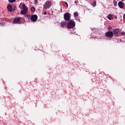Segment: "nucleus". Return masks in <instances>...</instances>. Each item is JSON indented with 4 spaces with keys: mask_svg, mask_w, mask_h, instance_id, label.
I'll return each instance as SVG.
<instances>
[{
    "mask_svg": "<svg viewBox=\"0 0 125 125\" xmlns=\"http://www.w3.org/2000/svg\"><path fill=\"white\" fill-rule=\"evenodd\" d=\"M16 0H8L9 2L11 3H13V2H15Z\"/></svg>",
    "mask_w": 125,
    "mask_h": 125,
    "instance_id": "obj_15",
    "label": "nucleus"
},
{
    "mask_svg": "<svg viewBox=\"0 0 125 125\" xmlns=\"http://www.w3.org/2000/svg\"><path fill=\"white\" fill-rule=\"evenodd\" d=\"M31 10L32 12H35V7H32L31 8Z\"/></svg>",
    "mask_w": 125,
    "mask_h": 125,
    "instance_id": "obj_16",
    "label": "nucleus"
},
{
    "mask_svg": "<svg viewBox=\"0 0 125 125\" xmlns=\"http://www.w3.org/2000/svg\"><path fill=\"white\" fill-rule=\"evenodd\" d=\"M122 1H124L125 0H121Z\"/></svg>",
    "mask_w": 125,
    "mask_h": 125,
    "instance_id": "obj_23",
    "label": "nucleus"
},
{
    "mask_svg": "<svg viewBox=\"0 0 125 125\" xmlns=\"http://www.w3.org/2000/svg\"><path fill=\"white\" fill-rule=\"evenodd\" d=\"M20 21V18H16L13 21L14 24H18Z\"/></svg>",
    "mask_w": 125,
    "mask_h": 125,
    "instance_id": "obj_8",
    "label": "nucleus"
},
{
    "mask_svg": "<svg viewBox=\"0 0 125 125\" xmlns=\"http://www.w3.org/2000/svg\"><path fill=\"white\" fill-rule=\"evenodd\" d=\"M22 9L23 10L21 11V14H22V15H25V14H26V13L28 12V7H27L25 4H23Z\"/></svg>",
    "mask_w": 125,
    "mask_h": 125,
    "instance_id": "obj_2",
    "label": "nucleus"
},
{
    "mask_svg": "<svg viewBox=\"0 0 125 125\" xmlns=\"http://www.w3.org/2000/svg\"><path fill=\"white\" fill-rule=\"evenodd\" d=\"M92 6H96V1H94L92 3Z\"/></svg>",
    "mask_w": 125,
    "mask_h": 125,
    "instance_id": "obj_14",
    "label": "nucleus"
},
{
    "mask_svg": "<svg viewBox=\"0 0 125 125\" xmlns=\"http://www.w3.org/2000/svg\"><path fill=\"white\" fill-rule=\"evenodd\" d=\"M64 19L66 21H69L71 19V14L69 13H66L64 14Z\"/></svg>",
    "mask_w": 125,
    "mask_h": 125,
    "instance_id": "obj_4",
    "label": "nucleus"
},
{
    "mask_svg": "<svg viewBox=\"0 0 125 125\" xmlns=\"http://www.w3.org/2000/svg\"><path fill=\"white\" fill-rule=\"evenodd\" d=\"M42 14H43V15H46L47 13L46 12H43Z\"/></svg>",
    "mask_w": 125,
    "mask_h": 125,
    "instance_id": "obj_18",
    "label": "nucleus"
},
{
    "mask_svg": "<svg viewBox=\"0 0 125 125\" xmlns=\"http://www.w3.org/2000/svg\"><path fill=\"white\" fill-rule=\"evenodd\" d=\"M105 36L108 38H112L114 36V33L112 31H108L105 33Z\"/></svg>",
    "mask_w": 125,
    "mask_h": 125,
    "instance_id": "obj_5",
    "label": "nucleus"
},
{
    "mask_svg": "<svg viewBox=\"0 0 125 125\" xmlns=\"http://www.w3.org/2000/svg\"><path fill=\"white\" fill-rule=\"evenodd\" d=\"M35 2H38V0H35Z\"/></svg>",
    "mask_w": 125,
    "mask_h": 125,
    "instance_id": "obj_21",
    "label": "nucleus"
},
{
    "mask_svg": "<svg viewBox=\"0 0 125 125\" xmlns=\"http://www.w3.org/2000/svg\"><path fill=\"white\" fill-rule=\"evenodd\" d=\"M7 8L8 11H9L10 12H11V11L13 10V9H12V6L9 4L8 5V6H7Z\"/></svg>",
    "mask_w": 125,
    "mask_h": 125,
    "instance_id": "obj_9",
    "label": "nucleus"
},
{
    "mask_svg": "<svg viewBox=\"0 0 125 125\" xmlns=\"http://www.w3.org/2000/svg\"><path fill=\"white\" fill-rule=\"evenodd\" d=\"M61 27H65L66 26V21H62L61 23Z\"/></svg>",
    "mask_w": 125,
    "mask_h": 125,
    "instance_id": "obj_12",
    "label": "nucleus"
},
{
    "mask_svg": "<svg viewBox=\"0 0 125 125\" xmlns=\"http://www.w3.org/2000/svg\"><path fill=\"white\" fill-rule=\"evenodd\" d=\"M118 6L120 8H124L125 7V3L123 1H119L118 2Z\"/></svg>",
    "mask_w": 125,
    "mask_h": 125,
    "instance_id": "obj_7",
    "label": "nucleus"
},
{
    "mask_svg": "<svg viewBox=\"0 0 125 125\" xmlns=\"http://www.w3.org/2000/svg\"><path fill=\"white\" fill-rule=\"evenodd\" d=\"M31 20L33 22H36L38 20V16L37 15H33L31 17Z\"/></svg>",
    "mask_w": 125,
    "mask_h": 125,
    "instance_id": "obj_6",
    "label": "nucleus"
},
{
    "mask_svg": "<svg viewBox=\"0 0 125 125\" xmlns=\"http://www.w3.org/2000/svg\"><path fill=\"white\" fill-rule=\"evenodd\" d=\"M52 4V0L47 1L44 4L43 8L45 9L48 8L50 6H51Z\"/></svg>",
    "mask_w": 125,
    "mask_h": 125,
    "instance_id": "obj_3",
    "label": "nucleus"
},
{
    "mask_svg": "<svg viewBox=\"0 0 125 125\" xmlns=\"http://www.w3.org/2000/svg\"><path fill=\"white\" fill-rule=\"evenodd\" d=\"M124 19H125V14L124 15Z\"/></svg>",
    "mask_w": 125,
    "mask_h": 125,
    "instance_id": "obj_20",
    "label": "nucleus"
},
{
    "mask_svg": "<svg viewBox=\"0 0 125 125\" xmlns=\"http://www.w3.org/2000/svg\"><path fill=\"white\" fill-rule=\"evenodd\" d=\"M75 21L71 20L69 21V22L67 23V28L68 29H73L75 27Z\"/></svg>",
    "mask_w": 125,
    "mask_h": 125,
    "instance_id": "obj_1",
    "label": "nucleus"
},
{
    "mask_svg": "<svg viewBox=\"0 0 125 125\" xmlns=\"http://www.w3.org/2000/svg\"><path fill=\"white\" fill-rule=\"evenodd\" d=\"M78 15V12H75L74 13V17H77Z\"/></svg>",
    "mask_w": 125,
    "mask_h": 125,
    "instance_id": "obj_17",
    "label": "nucleus"
},
{
    "mask_svg": "<svg viewBox=\"0 0 125 125\" xmlns=\"http://www.w3.org/2000/svg\"><path fill=\"white\" fill-rule=\"evenodd\" d=\"M113 3H114V6H117V5H118V2L116 0H114Z\"/></svg>",
    "mask_w": 125,
    "mask_h": 125,
    "instance_id": "obj_13",
    "label": "nucleus"
},
{
    "mask_svg": "<svg viewBox=\"0 0 125 125\" xmlns=\"http://www.w3.org/2000/svg\"><path fill=\"white\" fill-rule=\"evenodd\" d=\"M113 15L112 14H109L107 17V18H108L109 19V20H113V19H114V18L113 17Z\"/></svg>",
    "mask_w": 125,
    "mask_h": 125,
    "instance_id": "obj_10",
    "label": "nucleus"
},
{
    "mask_svg": "<svg viewBox=\"0 0 125 125\" xmlns=\"http://www.w3.org/2000/svg\"><path fill=\"white\" fill-rule=\"evenodd\" d=\"M121 35H122L123 36H124V35H125V32H121Z\"/></svg>",
    "mask_w": 125,
    "mask_h": 125,
    "instance_id": "obj_19",
    "label": "nucleus"
},
{
    "mask_svg": "<svg viewBox=\"0 0 125 125\" xmlns=\"http://www.w3.org/2000/svg\"><path fill=\"white\" fill-rule=\"evenodd\" d=\"M113 32L114 35H118V33H119V29H115L113 30Z\"/></svg>",
    "mask_w": 125,
    "mask_h": 125,
    "instance_id": "obj_11",
    "label": "nucleus"
},
{
    "mask_svg": "<svg viewBox=\"0 0 125 125\" xmlns=\"http://www.w3.org/2000/svg\"><path fill=\"white\" fill-rule=\"evenodd\" d=\"M66 4L67 5V6H68V3L65 2Z\"/></svg>",
    "mask_w": 125,
    "mask_h": 125,
    "instance_id": "obj_22",
    "label": "nucleus"
}]
</instances>
